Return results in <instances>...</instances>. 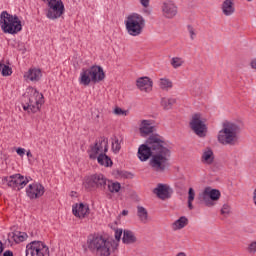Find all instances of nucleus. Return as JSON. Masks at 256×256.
Instances as JSON below:
<instances>
[{
  "mask_svg": "<svg viewBox=\"0 0 256 256\" xmlns=\"http://www.w3.org/2000/svg\"><path fill=\"white\" fill-rule=\"evenodd\" d=\"M151 157V158H150ZM138 158L140 161H149L152 171L156 173H165L169 169V159H171V150L163 137L158 134H152L146 140V144L138 148Z\"/></svg>",
  "mask_w": 256,
  "mask_h": 256,
  "instance_id": "obj_1",
  "label": "nucleus"
},
{
  "mask_svg": "<svg viewBox=\"0 0 256 256\" xmlns=\"http://www.w3.org/2000/svg\"><path fill=\"white\" fill-rule=\"evenodd\" d=\"M109 151V139L105 136H102L96 139L93 145H90V150L88 151L89 157L92 160L97 159L99 165L104 167H112L113 160L109 156H107V152Z\"/></svg>",
  "mask_w": 256,
  "mask_h": 256,
  "instance_id": "obj_2",
  "label": "nucleus"
},
{
  "mask_svg": "<svg viewBox=\"0 0 256 256\" xmlns=\"http://www.w3.org/2000/svg\"><path fill=\"white\" fill-rule=\"evenodd\" d=\"M241 126L235 122L226 121L222 124V129L218 132L217 141L220 145H237Z\"/></svg>",
  "mask_w": 256,
  "mask_h": 256,
  "instance_id": "obj_3",
  "label": "nucleus"
},
{
  "mask_svg": "<svg viewBox=\"0 0 256 256\" xmlns=\"http://www.w3.org/2000/svg\"><path fill=\"white\" fill-rule=\"evenodd\" d=\"M87 247L95 255L109 256L113 243L99 234H90L87 238Z\"/></svg>",
  "mask_w": 256,
  "mask_h": 256,
  "instance_id": "obj_4",
  "label": "nucleus"
},
{
  "mask_svg": "<svg viewBox=\"0 0 256 256\" xmlns=\"http://www.w3.org/2000/svg\"><path fill=\"white\" fill-rule=\"evenodd\" d=\"M0 27L3 33H8L9 35H17L23 29L19 16L10 14L7 11H3L0 14Z\"/></svg>",
  "mask_w": 256,
  "mask_h": 256,
  "instance_id": "obj_5",
  "label": "nucleus"
},
{
  "mask_svg": "<svg viewBox=\"0 0 256 256\" xmlns=\"http://www.w3.org/2000/svg\"><path fill=\"white\" fill-rule=\"evenodd\" d=\"M105 79V72L101 66H92L88 69H82L80 73V85L85 87L92 83H99Z\"/></svg>",
  "mask_w": 256,
  "mask_h": 256,
  "instance_id": "obj_6",
  "label": "nucleus"
},
{
  "mask_svg": "<svg viewBox=\"0 0 256 256\" xmlns=\"http://www.w3.org/2000/svg\"><path fill=\"white\" fill-rule=\"evenodd\" d=\"M28 93V101L26 105H23L24 111H28V113H37V111L41 110V105L45 103V98L37 89L30 87L27 89Z\"/></svg>",
  "mask_w": 256,
  "mask_h": 256,
  "instance_id": "obj_7",
  "label": "nucleus"
},
{
  "mask_svg": "<svg viewBox=\"0 0 256 256\" xmlns=\"http://www.w3.org/2000/svg\"><path fill=\"white\" fill-rule=\"evenodd\" d=\"M145 29V18L138 13L129 15V35L139 37Z\"/></svg>",
  "mask_w": 256,
  "mask_h": 256,
  "instance_id": "obj_8",
  "label": "nucleus"
},
{
  "mask_svg": "<svg viewBox=\"0 0 256 256\" xmlns=\"http://www.w3.org/2000/svg\"><path fill=\"white\" fill-rule=\"evenodd\" d=\"M83 186L87 191L105 189L107 187V178L103 174H93L85 178Z\"/></svg>",
  "mask_w": 256,
  "mask_h": 256,
  "instance_id": "obj_9",
  "label": "nucleus"
},
{
  "mask_svg": "<svg viewBox=\"0 0 256 256\" xmlns=\"http://www.w3.org/2000/svg\"><path fill=\"white\" fill-rule=\"evenodd\" d=\"M25 256H50L49 246L42 241H32L26 245Z\"/></svg>",
  "mask_w": 256,
  "mask_h": 256,
  "instance_id": "obj_10",
  "label": "nucleus"
},
{
  "mask_svg": "<svg viewBox=\"0 0 256 256\" xmlns=\"http://www.w3.org/2000/svg\"><path fill=\"white\" fill-rule=\"evenodd\" d=\"M198 199L204 203L206 207H215V201L221 199V192L211 187H206L202 193L199 194Z\"/></svg>",
  "mask_w": 256,
  "mask_h": 256,
  "instance_id": "obj_11",
  "label": "nucleus"
},
{
  "mask_svg": "<svg viewBox=\"0 0 256 256\" xmlns=\"http://www.w3.org/2000/svg\"><path fill=\"white\" fill-rule=\"evenodd\" d=\"M63 13H65V5L62 0L48 1V9L46 12L47 19L55 21V19H59Z\"/></svg>",
  "mask_w": 256,
  "mask_h": 256,
  "instance_id": "obj_12",
  "label": "nucleus"
},
{
  "mask_svg": "<svg viewBox=\"0 0 256 256\" xmlns=\"http://www.w3.org/2000/svg\"><path fill=\"white\" fill-rule=\"evenodd\" d=\"M2 181L3 183H7L8 187H11L16 191H21V189H23L27 183H29V180L21 174H14L9 177H4Z\"/></svg>",
  "mask_w": 256,
  "mask_h": 256,
  "instance_id": "obj_13",
  "label": "nucleus"
},
{
  "mask_svg": "<svg viewBox=\"0 0 256 256\" xmlns=\"http://www.w3.org/2000/svg\"><path fill=\"white\" fill-rule=\"evenodd\" d=\"M190 127L192 131L198 135V137H205L207 133V126L205 125V122L201 120V114H195L192 116Z\"/></svg>",
  "mask_w": 256,
  "mask_h": 256,
  "instance_id": "obj_14",
  "label": "nucleus"
},
{
  "mask_svg": "<svg viewBox=\"0 0 256 256\" xmlns=\"http://www.w3.org/2000/svg\"><path fill=\"white\" fill-rule=\"evenodd\" d=\"M153 193L158 197V199L165 201L167 199H171V196L173 195V189L169 187V185L159 183L153 189Z\"/></svg>",
  "mask_w": 256,
  "mask_h": 256,
  "instance_id": "obj_15",
  "label": "nucleus"
},
{
  "mask_svg": "<svg viewBox=\"0 0 256 256\" xmlns=\"http://www.w3.org/2000/svg\"><path fill=\"white\" fill-rule=\"evenodd\" d=\"M26 195L29 199H39L45 195V187L41 183H32L29 184L26 189Z\"/></svg>",
  "mask_w": 256,
  "mask_h": 256,
  "instance_id": "obj_16",
  "label": "nucleus"
},
{
  "mask_svg": "<svg viewBox=\"0 0 256 256\" xmlns=\"http://www.w3.org/2000/svg\"><path fill=\"white\" fill-rule=\"evenodd\" d=\"M136 87L142 93H151L153 91V80L147 76L140 77L136 80Z\"/></svg>",
  "mask_w": 256,
  "mask_h": 256,
  "instance_id": "obj_17",
  "label": "nucleus"
},
{
  "mask_svg": "<svg viewBox=\"0 0 256 256\" xmlns=\"http://www.w3.org/2000/svg\"><path fill=\"white\" fill-rule=\"evenodd\" d=\"M162 13L166 19H173L177 15V6L173 1H165L162 4Z\"/></svg>",
  "mask_w": 256,
  "mask_h": 256,
  "instance_id": "obj_18",
  "label": "nucleus"
},
{
  "mask_svg": "<svg viewBox=\"0 0 256 256\" xmlns=\"http://www.w3.org/2000/svg\"><path fill=\"white\" fill-rule=\"evenodd\" d=\"M72 213L78 219H85L87 215H89V205H85L83 203L76 204L72 207Z\"/></svg>",
  "mask_w": 256,
  "mask_h": 256,
  "instance_id": "obj_19",
  "label": "nucleus"
},
{
  "mask_svg": "<svg viewBox=\"0 0 256 256\" xmlns=\"http://www.w3.org/2000/svg\"><path fill=\"white\" fill-rule=\"evenodd\" d=\"M155 132V126H153V120H142L140 124V135L147 137L151 133Z\"/></svg>",
  "mask_w": 256,
  "mask_h": 256,
  "instance_id": "obj_20",
  "label": "nucleus"
},
{
  "mask_svg": "<svg viewBox=\"0 0 256 256\" xmlns=\"http://www.w3.org/2000/svg\"><path fill=\"white\" fill-rule=\"evenodd\" d=\"M27 233L21 232V231H16V232H11L8 234V241L11 243V239L14 241V243L19 244L23 243V241H27Z\"/></svg>",
  "mask_w": 256,
  "mask_h": 256,
  "instance_id": "obj_21",
  "label": "nucleus"
},
{
  "mask_svg": "<svg viewBox=\"0 0 256 256\" xmlns=\"http://www.w3.org/2000/svg\"><path fill=\"white\" fill-rule=\"evenodd\" d=\"M222 13L226 17H231L235 13V2L233 0H225L222 3Z\"/></svg>",
  "mask_w": 256,
  "mask_h": 256,
  "instance_id": "obj_22",
  "label": "nucleus"
},
{
  "mask_svg": "<svg viewBox=\"0 0 256 256\" xmlns=\"http://www.w3.org/2000/svg\"><path fill=\"white\" fill-rule=\"evenodd\" d=\"M136 215L138 217V221H140L143 225H147L151 219L149 218V212L147 208L143 206H137Z\"/></svg>",
  "mask_w": 256,
  "mask_h": 256,
  "instance_id": "obj_23",
  "label": "nucleus"
},
{
  "mask_svg": "<svg viewBox=\"0 0 256 256\" xmlns=\"http://www.w3.org/2000/svg\"><path fill=\"white\" fill-rule=\"evenodd\" d=\"M201 161L204 165H213V161H215V154H213V150H211V148H206L203 151Z\"/></svg>",
  "mask_w": 256,
  "mask_h": 256,
  "instance_id": "obj_24",
  "label": "nucleus"
},
{
  "mask_svg": "<svg viewBox=\"0 0 256 256\" xmlns=\"http://www.w3.org/2000/svg\"><path fill=\"white\" fill-rule=\"evenodd\" d=\"M24 77H26V79H29V81L37 82L40 81L41 77H43V74L41 73V69L31 68L24 75Z\"/></svg>",
  "mask_w": 256,
  "mask_h": 256,
  "instance_id": "obj_25",
  "label": "nucleus"
},
{
  "mask_svg": "<svg viewBox=\"0 0 256 256\" xmlns=\"http://www.w3.org/2000/svg\"><path fill=\"white\" fill-rule=\"evenodd\" d=\"M176 103H177V100L175 98L163 97L161 98V101H160L161 107L164 109V111H169L173 109V106Z\"/></svg>",
  "mask_w": 256,
  "mask_h": 256,
  "instance_id": "obj_26",
  "label": "nucleus"
},
{
  "mask_svg": "<svg viewBox=\"0 0 256 256\" xmlns=\"http://www.w3.org/2000/svg\"><path fill=\"white\" fill-rule=\"evenodd\" d=\"M192 90L194 91V93H196L197 95H201V93H203V91H205V88L203 87V79L201 78H196L192 81Z\"/></svg>",
  "mask_w": 256,
  "mask_h": 256,
  "instance_id": "obj_27",
  "label": "nucleus"
},
{
  "mask_svg": "<svg viewBox=\"0 0 256 256\" xmlns=\"http://www.w3.org/2000/svg\"><path fill=\"white\" fill-rule=\"evenodd\" d=\"M188 223H189V220L187 219V217L182 216L173 223V229L174 231H178L179 229H183L184 227H187Z\"/></svg>",
  "mask_w": 256,
  "mask_h": 256,
  "instance_id": "obj_28",
  "label": "nucleus"
},
{
  "mask_svg": "<svg viewBox=\"0 0 256 256\" xmlns=\"http://www.w3.org/2000/svg\"><path fill=\"white\" fill-rule=\"evenodd\" d=\"M159 87L163 91H167V90L173 88V82L167 78H161L159 80Z\"/></svg>",
  "mask_w": 256,
  "mask_h": 256,
  "instance_id": "obj_29",
  "label": "nucleus"
},
{
  "mask_svg": "<svg viewBox=\"0 0 256 256\" xmlns=\"http://www.w3.org/2000/svg\"><path fill=\"white\" fill-rule=\"evenodd\" d=\"M106 185L110 193H119V191L121 190V184L119 182L108 181V183L106 182Z\"/></svg>",
  "mask_w": 256,
  "mask_h": 256,
  "instance_id": "obj_30",
  "label": "nucleus"
},
{
  "mask_svg": "<svg viewBox=\"0 0 256 256\" xmlns=\"http://www.w3.org/2000/svg\"><path fill=\"white\" fill-rule=\"evenodd\" d=\"M0 72L3 77H9L13 73V69L11 67L3 64V62H0Z\"/></svg>",
  "mask_w": 256,
  "mask_h": 256,
  "instance_id": "obj_31",
  "label": "nucleus"
},
{
  "mask_svg": "<svg viewBox=\"0 0 256 256\" xmlns=\"http://www.w3.org/2000/svg\"><path fill=\"white\" fill-rule=\"evenodd\" d=\"M184 63L185 60H183V58L181 57H173L170 62L174 69H179V67H183Z\"/></svg>",
  "mask_w": 256,
  "mask_h": 256,
  "instance_id": "obj_32",
  "label": "nucleus"
},
{
  "mask_svg": "<svg viewBox=\"0 0 256 256\" xmlns=\"http://www.w3.org/2000/svg\"><path fill=\"white\" fill-rule=\"evenodd\" d=\"M193 201H195V190L193 188H189L188 190V209L192 211L193 209Z\"/></svg>",
  "mask_w": 256,
  "mask_h": 256,
  "instance_id": "obj_33",
  "label": "nucleus"
},
{
  "mask_svg": "<svg viewBox=\"0 0 256 256\" xmlns=\"http://www.w3.org/2000/svg\"><path fill=\"white\" fill-rule=\"evenodd\" d=\"M112 151L113 153H119L121 151V144L119 143V139L114 138L112 141Z\"/></svg>",
  "mask_w": 256,
  "mask_h": 256,
  "instance_id": "obj_34",
  "label": "nucleus"
},
{
  "mask_svg": "<svg viewBox=\"0 0 256 256\" xmlns=\"http://www.w3.org/2000/svg\"><path fill=\"white\" fill-rule=\"evenodd\" d=\"M187 29H188V33L190 35L191 41H195V38L197 37V32L195 31V28H193V26L191 25H188Z\"/></svg>",
  "mask_w": 256,
  "mask_h": 256,
  "instance_id": "obj_35",
  "label": "nucleus"
},
{
  "mask_svg": "<svg viewBox=\"0 0 256 256\" xmlns=\"http://www.w3.org/2000/svg\"><path fill=\"white\" fill-rule=\"evenodd\" d=\"M231 213V206L229 204H224L221 209L222 215H229Z\"/></svg>",
  "mask_w": 256,
  "mask_h": 256,
  "instance_id": "obj_36",
  "label": "nucleus"
},
{
  "mask_svg": "<svg viewBox=\"0 0 256 256\" xmlns=\"http://www.w3.org/2000/svg\"><path fill=\"white\" fill-rule=\"evenodd\" d=\"M247 251H248V253L255 254V252H256V240H255V241H252V242L248 245Z\"/></svg>",
  "mask_w": 256,
  "mask_h": 256,
  "instance_id": "obj_37",
  "label": "nucleus"
},
{
  "mask_svg": "<svg viewBox=\"0 0 256 256\" xmlns=\"http://www.w3.org/2000/svg\"><path fill=\"white\" fill-rule=\"evenodd\" d=\"M114 115L127 116V111H126V110H123V109H121V108H119V107H116V108L114 109Z\"/></svg>",
  "mask_w": 256,
  "mask_h": 256,
  "instance_id": "obj_38",
  "label": "nucleus"
},
{
  "mask_svg": "<svg viewBox=\"0 0 256 256\" xmlns=\"http://www.w3.org/2000/svg\"><path fill=\"white\" fill-rule=\"evenodd\" d=\"M129 243H137V236L131 231L129 232Z\"/></svg>",
  "mask_w": 256,
  "mask_h": 256,
  "instance_id": "obj_39",
  "label": "nucleus"
},
{
  "mask_svg": "<svg viewBox=\"0 0 256 256\" xmlns=\"http://www.w3.org/2000/svg\"><path fill=\"white\" fill-rule=\"evenodd\" d=\"M123 243L128 244L129 243V231L128 230H124V236L122 238Z\"/></svg>",
  "mask_w": 256,
  "mask_h": 256,
  "instance_id": "obj_40",
  "label": "nucleus"
},
{
  "mask_svg": "<svg viewBox=\"0 0 256 256\" xmlns=\"http://www.w3.org/2000/svg\"><path fill=\"white\" fill-rule=\"evenodd\" d=\"M123 235V230H116L115 231V239L116 241H121V236Z\"/></svg>",
  "mask_w": 256,
  "mask_h": 256,
  "instance_id": "obj_41",
  "label": "nucleus"
},
{
  "mask_svg": "<svg viewBox=\"0 0 256 256\" xmlns=\"http://www.w3.org/2000/svg\"><path fill=\"white\" fill-rule=\"evenodd\" d=\"M140 3L142 5V7L147 9V7H149L150 0H140Z\"/></svg>",
  "mask_w": 256,
  "mask_h": 256,
  "instance_id": "obj_42",
  "label": "nucleus"
},
{
  "mask_svg": "<svg viewBox=\"0 0 256 256\" xmlns=\"http://www.w3.org/2000/svg\"><path fill=\"white\" fill-rule=\"evenodd\" d=\"M16 153L17 155H20V157H23V155H25V148H18Z\"/></svg>",
  "mask_w": 256,
  "mask_h": 256,
  "instance_id": "obj_43",
  "label": "nucleus"
},
{
  "mask_svg": "<svg viewBox=\"0 0 256 256\" xmlns=\"http://www.w3.org/2000/svg\"><path fill=\"white\" fill-rule=\"evenodd\" d=\"M250 65L252 69H256V58L251 61Z\"/></svg>",
  "mask_w": 256,
  "mask_h": 256,
  "instance_id": "obj_44",
  "label": "nucleus"
},
{
  "mask_svg": "<svg viewBox=\"0 0 256 256\" xmlns=\"http://www.w3.org/2000/svg\"><path fill=\"white\" fill-rule=\"evenodd\" d=\"M3 256H13V251H10V250L5 251Z\"/></svg>",
  "mask_w": 256,
  "mask_h": 256,
  "instance_id": "obj_45",
  "label": "nucleus"
},
{
  "mask_svg": "<svg viewBox=\"0 0 256 256\" xmlns=\"http://www.w3.org/2000/svg\"><path fill=\"white\" fill-rule=\"evenodd\" d=\"M125 25H126L127 31H129V17L126 18Z\"/></svg>",
  "mask_w": 256,
  "mask_h": 256,
  "instance_id": "obj_46",
  "label": "nucleus"
},
{
  "mask_svg": "<svg viewBox=\"0 0 256 256\" xmlns=\"http://www.w3.org/2000/svg\"><path fill=\"white\" fill-rule=\"evenodd\" d=\"M26 155H27V157H33V154L31 153V150H28Z\"/></svg>",
  "mask_w": 256,
  "mask_h": 256,
  "instance_id": "obj_47",
  "label": "nucleus"
},
{
  "mask_svg": "<svg viewBox=\"0 0 256 256\" xmlns=\"http://www.w3.org/2000/svg\"><path fill=\"white\" fill-rule=\"evenodd\" d=\"M3 253V243L0 241V255Z\"/></svg>",
  "mask_w": 256,
  "mask_h": 256,
  "instance_id": "obj_48",
  "label": "nucleus"
},
{
  "mask_svg": "<svg viewBox=\"0 0 256 256\" xmlns=\"http://www.w3.org/2000/svg\"><path fill=\"white\" fill-rule=\"evenodd\" d=\"M122 215H129V211L123 210V211H122Z\"/></svg>",
  "mask_w": 256,
  "mask_h": 256,
  "instance_id": "obj_49",
  "label": "nucleus"
},
{
  "mask_svg": "<svg viewBox=\"0 0 256 256\" xmlns=\"http://www.w3.org/2000/svg\"><path fill=\"white\" fill-rule=\"evenodd\" d=\"M176 256H187V254H185L184 252H180Z\"/></svg>",
  "mask_w": 256,
  "mask_h": 256,
  "instance_id": "obj_50",
  "label": "nucleus"
},
{
  "mask_svg": "<svg viewBox=\"0 0 256 256\" xmlns=\"http://www.w3.org/2000/svg\"><path fill=\"white\" fill-rule=\"evenodd\" d=\"M103 163H107V160H106V159H103Z\"/></svg>",
  "mask_w": 256,
  "mask_h": 256,
  "instance_id": "obj_51",
  "label": "nucleus"
},
{
  "mask_svg": "<svg viewBox=\"0 0 256 256\" xmlns=\"http://www.w3.org/2000/svg\"><path fill=\"white\" fill-rule=\"evenodd\" d=\"M248 1V3H251V1H253V0H247Z\"/></svg>",
  "mask_w": 256,
  "mask_h": 256,
  "instance_id": "obj_52",
  "label": "nucleus"
},
{
  "mask_svg": "<svg viewBox=\"0 0 256 256\" xmlns=\"http://www.w3.org/2000/svg\"><path fill=\"white\" fill-rule=\"evenodd\" d=\"M130 177H133V174L130 173Z\"/></svg>",
  "mask_w": 256,
  "mask_h": 256,
  "instance_id": "obj_53",
  "label": "nucleus"
}]
</instances>
